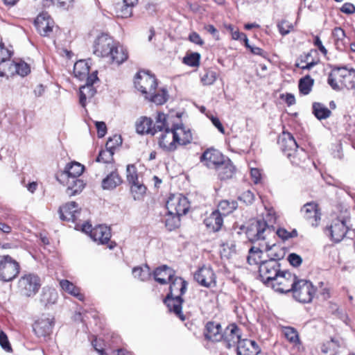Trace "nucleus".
I'll return each instance as SVG.
<instances>
[{
	"label": "nucleus",
	"mask_w": 355,
	"mask_h": 355,
	"mask_svg": "<svg viewBox=\"0 0 355 355\" xmlns=\"http://www.w3.org/2000/svg\"><path fill=\"white\" fill-rule=\"evenodd\" d=\"M169 282V293L164 300V302L171 312H173L182 321H184L185 317L182 312L184 300L182 296L187 290V282L182 277L174 275Z\"/></svg>",
	"instance_id": "1"
},
{
	"label": "nucleus",
	"mask_w": 355,
	"mask_h": 355,
	"mask_svg": "<svg viewBox=\"0 0 355 355\" xmlns=\"http://www.w3.org/2000/svg\"><path fill=\"white\" fill-rule=\"evenodd\" d=\"M278 142L282 150L293 164L300 165L306 159V152L303 148H298V145L291 133L284 132Z\"/></svg>",
	"instance_id": "2"
},
{
	"label": "nucleus",
	"mask_w": 355,
	"mask_h": 355,
	"mask_svg": "<svg viewBox=\"0 0 355 355\" xmlns=\"http://www.w3.org/2000/svg\"><path fill=\"white\" fill-rule=\"evenodd\" d=\"M275 257L261 262L259 267L261 280L267 286H270L272 284L273 279L276 278L281 270L280 264L278 262L279 257L277 255Z\"/></svg>",
	"instance_id": "3"
},
{
	"label": "nucleus",
	"mask_w": 355,
	"mask_h": 355,
	"mask_svg": "<svg viewBox=\"0 0 355 355\" xmlns=\"http://www.w3.org/2000/svg\"><path fill=\"white\" fill-rule=\"evenodd\" d=\"M315 291V288L310 281L298 279L291 292L296 301L306 304L312 301Z\"/></svg>",
	"instance_id": "4"
},
{
	"label": "nucleus",
	"mask_w": 355,
	"mask_h": 355,
	"mask_svg": "<svg viewBox=\"0 0 355 355\" xmlns=\"http://www.w3.org/2000/svg\"><path fill=\"white\" fill-rule=\"evenodd\" d=\"M349 217L348 216H338L327 227L325 232L331 240L338 243L343 239L349 228Z\"/></svg>",
	"instance_id": "5"
},
{
	"label": "nucleus",
	"mask_w": 355,
	"mask_h": 355,
	"mask_svg": "<svg viewBox=\"0 0 355 355\" xmlns=\"http://www.w3.org/2000/svg\"><path fill=\"white\" fill-rule=\"evenodd\" d=\"M41 285L42 283L40 277L32 273L23 275L18 281L19 293L27 297L35 296L41 287Z\"/></svg>",
	"instance_id": "6"
},
{
	"label": "nucleus",
	"mask_w": 355,
	"mask_h": 355,
	"mask_svg": "<svg viewBox=\"0 0 355 355\" xmlns=\"http://www.w3.org/2000/svg\"><path fill=\"white\" fill-rule=\"evenodd\" d=\"M134 83L135 88L140 91L145 98H148V94H153L157 86L155 77L144 71L137 73Z\"/></svg>",
	"instance_id": "7"
},
{
	"label": "nucleus",
	"mask_w": 355,
	"mask_h": 355,
	"mask_svg": "<svg viewBox=\"0 0 355 355\" xmlns=\"http://www.w3.org/2000/svg\"><path fill=\"white\" fill-rule=\"evenodd\" d=\"M297 279L295 275L288 271L280 270L270 287L279 293H289L291 292Z\"/></svg>",
	"instance_id": "8"
},
{
	"label": "nucleus",
	"mask_w": 355,
	"mask_h": 355,
	"mask_svg": "<svg viewBox=\"0 0 355 355\" xmlns=\"http://www.w3.org/2000/svg\"><path fill=\"white\" fill-rule=\"evenodd\" d=\"M19 272V265L9 255L0 256V279L10 282Z\"/></svg>",
	"instance_id": "9"
},
{
	"label": "nucleus",
	"mask_w": 355,
	"mask_h": 355,
	"mask_svg": "<svg viewBox=\"0 0 355 355\" xmlns=\"http://www.w3.org/2000/svg\"><path fill=\"white\" fill-rule=\"evenodd\" d=\"M272 225H269L265 219L253 222L248 227L246 234L251 242L264 240L266 235L271 232Z\"/></svg>",
	"instance_id": "10"
},
{
	"label": "nucleus",
	"mask_w": 355,
	"mask_h": 355,
	"mask_svg": "<svg viewBox=\"0 0 355 355\" xmlns=\"http://www.w3.org/2000/svg\"><path fill=\"white\" fill-rule=\"evenodd\" d=\"M166 207L169 213L182 216L188 212L190 204L187 198L182 194H173L166 201Z\"/></svg>",
	"instance_id": "11"
},
{
	"label": "nucleus",
	"mask_w": 355,
	"mask_h": 355,
	"mask_svg": "<svg viewBox=\"0 0 355 355\" xmlns=\"http://www.w3.org/2000/svg\"><path fill=\"white\" fill-rule=\"evenodd\" d=\"M114 44L110 36L105 33H101L96 37L94 42L93 52L98 57H107L112 52V48Z\"/></svg>",
	"instance_id": "12"
},
{
	"label": "nucleus",
	"mask_w": 355,
	"mask_h": 355,
	"mask_svg": "<svg viewBox=\"0 0 355 355\" xmlns=\"http://www.w3.org/2000/svg\"><path fill=\"white\" fill-rule=\"evenodd\" d=\"M53 326L54 318L42 315L33 323V330L37 337L46 338L51 334Z\"/></svg>",
	"instance_id": "13"
},
{
	"label": "nucleus",
	"mask_w": 355,
	"mask_h": 355,
	"mask_svg": "<svg viewBox=\"0 0 355 355\" xmlns=\"http://www.w3.org/2000/svg\"><path fill=\"white\" fill-rule=\"evenodd\" d=\"M97 73V71L92 72L86 79L85 84L80 87L79 101L83 107H85L87 100L91 99L96 92L94 84L99 80Z\"/></svg>",
	"instance_id": "14"
},
{
	"label": "nucleus",
	"mask_w": 355,
	"mask_h": 355,
	"mask_svg": "<svg viewBox=\"0 0 355 355\" xmlns=\"http://www.w3.org/2000/svg\"><path fill=\"white\" fill-rule=\"evenodd\" d=\"M177 137L178 135H175L173 127L166 128L159 137V147L166 152L175 151L178 146Z\"/></svg>",
	"instance_id": "15"
},
{
	"label": "nucleus",
	"mask_w": 355,
	"mask_h": 355,
	"mask_svg": "<svg viewBox=\"0 0 355 355\" xmlns=\"http://www.w3.org/2000/svg\"><path fill=\"white\" fill-rule=\"evenodd\" d=\"M241 340V329L236 324H230L225 329L222 341L226 347L231 348L238 345Z\"/></svg>",
	"instance_id": "16"
},
{
	"label": "nucleus",
	"mask_w": 355,
	"mask_h": 355,
	"mask_svg": "<svg viewBox=\"0 0 355 355\" xmlns=\"http://www.w3.org/2000/svg\"><path fill=\"white\" fill-rule=\"evenodd\" d=\"M35 26L42 36L47 37L53 32L54 21L47 12H42L35 19Z\"/></svg>",
	"instance_id": "17"
},
{
	"label": "nucleus",
	"mask_w": 355,
	"mask_h": 355,
	"mask_svg": "<svg viewBox=\"0 0 355 355\" xmlns=\"http://www.w3.org/2000/svg\"><path fill=\"white\" fill-rule=\"evenodd\" d=\"M303 217L311 222L312 226L317 227L321 218L318 205L315 202L306 203L300 209Z\"/></svg>",
	"instance_id": "18"
},
{
	"label": "nucleus",
	"mask_w": 355,
	"mask_h": 355,
	"mask_svg": "<svg viewBox=\"0 0 355 355\" xmlns=\"http://www.w3.org/2000/svg\"><path fill=\"white\" fill-rule=\"evenodd\" d=\"M215 274L210 267L202 266L194 273L195 280L204 287L215 285Z\"/></svg>",
	"instance_id": "19"
},
{
	"label": "nucleus",
	"mask_w": 355,
	"mask_h": 355,
	"mask_svg": "<svg viewBox=\"0 0 355 355\" xmlns=\"http://www.w3.org/2000/svg\"><path fill=\"white\" fill-rule=\"evenodd\" d=\"M225 158L218 150L209 148L203 153L200 157V160L204 162L208 168L216 169Z\"/></svg>",
	"instance_id": "20"
},
{
	"label": "nucleus",
	"mask_w": 355,
	"mask_h": 355,
	"mask_svg": "<svg viewBox=\"0 0 355 355\" xmlns=\"http://www.w3.org/2000/svg\"><path fill=\"white\" fill-rule=\"evenodd\" d=\"M58 213L62 220L75 222L78 213V206L75 202L66 203L59 208Z\"/></svg>",
	"instance_id": "21"
},
{
	"label": "nucleus",
	"mask_w": 355,
	"mask_h": 355,
	"mask_svg": "<svg viewBox=\"0 0 355 355\" xmlns=\"http://www.w3.org/2000/svg\"><path fill=\"white\" fill-rule=\"evenodd\" d=\"M205 337L212 342L222 341L223 332L218 322H208L205 326Z\"/></svg>",
	"instance_id": "22"
},
{
	"label": "nucleus",
	"mask_w": 355,
	"mask_h": 355,
	"mask_svg": "<svg viewBox=\"0 0 355 355\" xmlns=\"http://www.w3.org/2000/svg\"><path fill=\"white\" fill-rule=\"evenodd\" d=\"M261 349L257 343L248 339H242L237 345L238 355H257Z\"/></svg>",
	"instance_id": "23"
},
{
	"label": "nucleus",
	"mask_w": 355,
	"mask_h": 355,
	"mask_svg": "<svg viewBox=\"0 0 355 355\" xmlns=\"http://www.w3.org/2000/svg\"><path fill=\"white\" fill-rule=\"evenodd\" d=\"M174 275L175 271L166 265L157 268L153 272L155 280L160 284H166Z\"/></svg>",
	"instance_id": "24"
},
{
	"label": "nucleus",
	"mask_w": 355,
	"mask_h": 355,
	"mask_svg": "<svg viewBox=\"0 0 355 355\" xmlns=\"http://www.w3.org/2000/svg\"><path fill=\"white\" fill-rule=\"evenodd\" d=\"M94 241L100 244L107 243L111 237V232L109 227L105 225H98L91 231V236Z\"/></svg>",
	"instance_id": "25"
},
{
	"label": "nucleus",
	"mask_w": 355,
	"mask_h": 355,
	"mask_svg": "<svg viewBox=\"0 0 355 355\" xmlns=\"http://www.w3.org/2000/svg\"><path fill=\"white\" fill-rule=\"evenodd\" d=\"M216 169L219 178L222 180L232 178L235 173V167L227 157Z\"/></svg>",
	"instance_id": "26"
},
{
	"label": "nucleus",
	"mask_w": 355,
	"mask_h": 355,
	"mask_svg": "<svg viewBox=\"0 0 355 355\" xmlns=\"http://www.w3.org/2000/svg\"><path fill=\"white\" fill-rule=\"evenodd\" d=\"M173 128L175 135H178L177 141L179 146H185L191 142L193 137L189 129L182 125H173Z\"/></svg>",
	"instance_id": "27"
},
{
	"label": "nucleus",
	"mask_w": 355,
	"mask_h": 355,
	"mask_svg": "<svg viewBox=\"0 0 355 355\" xmlns=\"http://www.w3.org/2000/svg\"><path fill=\"white\" fill-rule=\"evenodd\" d=\"M30 71L29 65L24 61H9L8 64V72L11 75L17 74L24 77L28 75Z\"/></svg>",
	"instance_id": "28"
},
{
	"label": "nucleus",
	"mask_w": 355,
	"mask_h": 355,
	"mask_svg": "<svg viewBox=\"0 0 355 355\" xmlns=\"http://www.w3.org/2000/svg\"><path fill=\"white\" fill-rule=\"evenodd\" d=\"M58 297L57 291L51 287L45 286L42 288L40 296V302L44 306L54 304Z\"/></svg>",
	"instance_id": "29"
},
{
	"label": "nucleus",
	"mask_w": 355,
	"mask_h": 355,
	"mask_svg": "<svg viewBox=\"0 0 355 355\" xmlns=\"http://www.w3.org/2000/svg\"><path fill=\"white\" fill-rule=\"evenodd\" d=\"M332 36L336 48L340 51H345L348 44V39L346 37L344 30L340 27L334 28L332 31Z\"/></svg>",
	"instance_id": "30"
},
{
	"label": "nucleus",
	"mask_w": 355,
	"mask_h": 355,
	"mask_svg": "<svg viewBox=\"0 0 355 355\" xmlns=\"http://www.w3.org/2000/svg\"><path fill=\"white\" fill-rule=\"evenodd\" d=\"M67 194L69 196H75L82 191L85 187L83 180L78 178H67Z\"/></svg>",
	"instance_id": "31"
},
{
	"label": "nucleus",
	"mask_w": 355,
	"mask_h": 355,
	"mask_svg": "<svg viewBox=\"0 0 355 355\" xmlns=\"http://www.w3.org/2000/svg\"><path fill=\"white\" fill-rule=\"evenodd\" d=\"M223 220L221 214L218 211H213L211 214L205 220V223L208 229L213 232L220 230Z\"/></svg>",
	"instance_id": "32"
},
{
	"label": "nucleus",
	"mask_w": 355,
	"mask_h": 355,
	"mask_svg": "<svg viewBox=\"0 0 355 355\" xmlns=\"http://www.w3.org/2000/svg\"><path fill=\"white\" fill-rule=\"evenodd\" d=\"M84 168L83 165L78 162H73L66 166L62 176L65 178H78L83 173Z\"/></svg>",
	"instance_id": "33"
},
{
	"label": "nucleus",
	"mask_w": 355,
	"mask_h": 355,
	"mask_svg": "<svg viewBox=\"0 0 355 355\" xmlns=\"http://www.w3.org/2000/svg\"><path fill=\"white\" fill-rule=\"evenodd\" d=\"M107 57H110L112 62L120 64L127 60L128 53L123 46L114 44Z\"/></svg>",
	"instance_id": "34"
},
{
	"label": "nucleus",
	"mask_w": 355,
	"mask_h": 355,
	"mask_svg": "<svg viewBox=\"0 0 355 355\" xmlns=\"http://www.w3.org/2000/svg\"><path fill=\"white\" fill-rule=\"evenodd\" d=\"M89 73V67L88 63L85 60H79L74 64L73 66V73L75 77L79 80H83L87 78Z\"/></svg>",
	"instance_id": "35"
},
{
	"label": "nucleus",
	"mask_w": 355,
	"mask_h": 355,
	"mask_svg": "<svg viewBox=\"0 0 355 355\" xmlns=\"http://www.w3.org/2000/svg\"><path fill=\"white\" fill-rule=\"evenodd\" d=\"M153 120L148 117H141L140 121L136 124V130L137 133L155 135V130H153Z\"/></svg>",
	"instance_id": "36"
},
{
	"label": "nucleus",
	"mask_w": 355,
	"mask_h": 355,
	"mask_svg": "<svg viewBox=\"0 0 355 355\" xmlns=\"http://www.w3.org/2000/svg\"><path fill=\"white\" fill-rule=\"evenodd\" d=\"M121 182L119 174L115 171H112L103 180L102 187L103 189L111 190L119 186Z\"/></svg>",
	"instance_id": "37"
},
{
	"label": "nucleus",
	"mask_w": 355,
	"mask_h": 355,
	"mask_svg": "<svg viewBox=\"0 0 355 355\" xmlns=\"http://www.w3.org/2000/svg\"><path fill=\"white\" fill-rule=\"evenodd\" d=\"M60 286L62 290L69 294L76 297L80 301L84 300V295L80 293V288L73 285V283L67 279H62L60 282Z\"/></svg>",
	"instance_id": "38"
},
{
	"label": "nucleus",
	"mask_w": 355,
	"mask_h": 355,
	"mask_svg": "<svg viewBox=\"0 0 355 355\" xmlns=\"http://www.w3.org/2000/svg\"><path fill=\"white\" fill-rule=\"evenodd\" d=\"M168 98V92L165 89H162L157 91L156 89L153 92V94H148V99L150 101L155 103L156 105H162L166 102Z\"/></svg>",
	"instance_id": "39"
},
{
	"label": "nucleus",
	"mask_w": 355,
	"mask_h": 355,
	"mask_svg": "<svg viewBox=\"0 0 355 355\" xmlns=\"http://www.w3.org/2000/svg\"><path fill=\"white\" fill-rule=\"evenodd\" d=\"M313 113L319 119H326L330 116L331 112L323 104L314 103L313 104Z\"/></svg>",
	"instance_id": "40"
},
{
	"label": "nucleus",
	"mask_w": 355,
	"mask_h": 355,
	"mask_svg": "<svg viewBox=\"0 0 355 355\" xmlns=\"http://www.w3.org/2000/svg\"><path fill=\"white\" fill-rule=\"evenodd\" d=\"M132 8L131 6L123 3V1L122 3H116L114 7L116 15L121 18L130 17L132 13Z\"/></svg>",
	"instance_id": "41"
},
{
	"label": "nucleus",
	"mask_w": 355,
	"mask_h": 355,
	"mask_svg": "<svg viewBox=\"0 0 355 355\" xmlns=\"http://www.w3.org/2000/svg\"><path fill=\"white\" fill-rule=\"evenodd\" d=\"M263 254L262 250L257 247H252L249 250V254L248 256L247 260L250 265L253 264H260L261 262H263L261 259V255Z\"/></svg>",
	"instance_id": "42"
},
{
	"label": "nucleus",
	"mask_w": 355,
	"mask_h": 355,
	"mask_svg": "<svg viewBox=\"0 0 355 355\" xmlns=\"http://www.w3.org/2000/svg\"><path fill=\"white\" fill-rule=\"evenodd\" d=\"M237 207V202L236 201H229L227 200H222L219 202L218 206V210L216 211L220 212L221 215L226 216L233 212Z\"/></svg>",
	"instance_id": "43"
},
{
	"label": "nucleus",
	"mask_w": 355,
	"mask_h": 355,
	"mask_svg": "<svg viewBox=\"0 0 355 355\" xmlns=\"http://www.w3.org/2000/svg\"><path fill=\"white\" fill-rule=\"evenodd\" d=\"M168 116L162 112H159L155 118V123L153 125L155 134L157 132H164L166 128H169L167 123Z\"/></svg>",
	"instance_id": "44"
},
{
	"label": "nucleus",
	"mask_w": 355,
	"mask_h": 355,
	"mask_svg": "<svg viewBox=\"0 0 355 355\" xmlns=\"http://www.w3.org/2000/svg\"><path fill=\"white\" fill-rule=\"evenodd\" d=\"M282 331L284 334L286 338L291 343L297 345L300 344V338L297 331L292 327H283Z\"/></svg>",
	"instance_id": "45"
},
{
	"label": "nucleus",
	"mask_w": 355,
	"mask_h": 355,
	"mask_svg": "<svg viewBox=\"0 0 355 355\" xmlns=\"http://www.w3.org/2000/svg\"><path fill=\"white\" fill-rule=\"evenodd\" d=\"M132 275L135 278L144 282L148 279L150 277V270L148 265L144 267H135L132 269Z\"/></svg>",
	"instance_id": "46"
},
{
	"label": "nucleus",
	"mask_w": 355,
	"mask_h": 355,
	"mask_svg": "<svg viewBox=\"0 0 355 355\" xmlns=\"http://www.w3.org/2000/svg\"><path fill=\"white\" fill-rule=\"evenodd\" d=\"M181 216L176 214H171L168 211L165 218V226L169 230L172 231L178 228L180 225V217Z\"/></svg>",
	"instance_id": "47"
},
{
	"label": "nucleus",
	"mask_w": 355,
	"mask_h": 355,
	"mask_svg": "<svg viewBox=\"0 0 355 355\" xmlns=\"http://www.w3.org/2000/svg\"><path fill=\"white\" fill-rule=\"evenodd\" d=\"M314 80L307 75L301 78L299 81V89L304 95L309 94L313 85Z\"/></svg>",
	"instance_id": "48"
},
{
	"label": "nucleus",
	"mask_w": 355,
	"mask_h": 355,
	"mask_svg": "<svg viewBox=\"0 0 355 355\" xmlns=\"http://www.w3.org/2000/svg\"><path fill=\"white\" fill-rule=\"evenodd\" d=\"M131 192L132 193L135 200L140 199L144 194L146 193V188L144 184L136 181L135 182L131 183Z\"/></svg>",
	"instance_id": "49"
},
{
	"label": "nucleus",
	"mask_w": 355,
	"mask_h": 355,
	"mask_svg": "<svg viewBox=\"0 0 355 355\" xmlns=\"http://www.w3.org/2000/svg\"><path fill=\"white\" fill-rule=\"evenodd\" d=\"M333 73L336 74L341 85L345 87L349 86L346 83V80L347 79L349 81H350L351 73L349 71H348L346 68H341L336 71H334Z\"/></svg>",
	"instance_id": "50"
},
{
	"label": "nucleus",
	"mask_w": 355,
	"mask_h": 355,
	"mask_svg": "<svg viewBox=\"0 0 355 355\" xmlns=\"http://www.w3.org/2000/svg\"><path fill=\"white\" fill-rule=\"evenodd\" d=\"M216 80V73L212 70H207L201 76L200 80L204 85H211Z\"/></svg>",
	"instance_id": "51"
},
{
	"label": "nucleus",
	"mask_w": 355,
	"mask_h": 355,
	"mask_svg": "<svg viewBox=\"0 0 355 355\" xmlns=\"http://www.w3.org/2000/svg\"><path fill=\"white\" fill-rule=\"evenodd\" d=\"M114 151L107 149L102 150L100 151L96 162L103 163H111L113 160Z\"/></svg>",
	"instance_id": "52"
},
{
	"label": "nucleus",
	"mask_w": 355,
	"mask_h": 355,
	"mask_svg": "<svg viewBox=\"0 0 355 355\" xmlns=\"http://www.w3.org/2000/svg\"><path fill=\"white\" fill-rule=\"evenodd\" d=\"M12 54V50L6 47L4 43L0 41V62L9 63V59Z\"/></svg>",
	"instance_id": "53"
},
{
	"label": "nucleus",
	"mask_w": 355,
	"mask_h": 355,
	"mask_svg": "<svg viewBox=\"0 0 355 355\" xmlns=\"http://www.w3.org/2000/svg\"><path fill=\"white\" fill-rule=\"evenodd\" d=\"M200 55L198 53H192L189 55H186L183 62L187 65L190 67H198L200 64Z\"/></svg>",
	"instance_id": "54"
},
{
	"label": "nucleus",
	"mask_w": 355,
	"mask_h": 355,
	"mask_svg": "<svg viewBox=\"0 0 355 355\" xmlns=\"http://www.w3.org/2000/svg\"><path fill=\"white\" fill-rule=\"evenodd\" d=\"M122 144V139L120 135H115L112 137H110L105 144V148L107 149H110L112 151L114 150V149L121 146Z\"/></svg>",
	"instance_id": "55"
},
{
	"label": "nucleus",
	"mask_w": 355,
	"mask_h": 355,
	"mask_svg": "<svg viewBox=\"0 0 355 355\" xmlns=\"http://www.w3.org/2000/svg\"><path fill=\"white\" fill-rule=\"evenodd\" d=\"M126 176L127 180L129 182L130 184L132 182H135L136 181H138V176L137 173V169L135 165L133 164H128L126 168Z\"/></svg>",
	"instance_id": "56"
},
{
	"label": "nucleus",
	"mask_w": 355,
	"mask_h": 355,
	"mask_svg": "<svg viewBox=\"0 0 355 355\" xmlns=\"http://www.w3.org/2000/svg\"><path fill=\"white\" fill-rule=\"evenodd\" d=\"M277 28L282 35H286L291 32L293 26L288 21L282 20L277 24Z\"/></svg>",
	"instance_id": "57"
},
{
	"label": "nucleus",
	"mask_w": 355,
	"mask_h": 355,
	"mask_svg": "<svg viewBox=\"0 0 355 355\" xmlns=\"http://www.w3.org/2000/svg\"><path fill=\"white\" fill-rule=\"evenodd\" d=\"M277 234L283 240H287L288 239L297 236V232L295 230H293L292 232H288L284 228H279L277 231Z\"/></svg>",
	"instance_id": "58"
},
{
	"label": "nucleus",
	"mask_w": 355,
	"mask_h": 355,
	"mask_svg": "<svg viewBox=\"0 0 355 355\" xmlns=\"http://www.w3.org/2000/svg\"><path fill=\"white\" fill-rule=\"evenodd\" d=\"M340 347V344L338 340L335 338H331L330 341L327 342L326 345H323L321 348V351L324 354H327L329 352V349L332 348L333 350L337 349Z\"/></svg>",
	"instance_id": "59"
},
{
	"label": "nucleus",
	"mask_w": 355,
	"mask_h": 355,
	"mask_svg": "<svg viewBox=\"0 0 355 355\" xmlns=\"http://www.w3.org/2000/svg\"><path fill=\"white\" fill-rule=\"evenodd\" d=\"M19 245H20L19 240L18 239L13 238V239L10 240L9 242L0 243V249H2V250L15 249V248H17Z\"/></svg>",
	"instance_id": "60"
},
{
	"label": "nucleus",
	"mask_w": 355,
	"mask_h": 355,
	"mask_svg": "<svg viewBox=\"0 0 355 355\" xmlns=\"http://www.w3.org/2000/svg\"><path fill=\"white\" fill-rule=\"evenodd\" d=\"M0 345L6 352L12 350L8 336L3 331H0Z\"/></svg>",
	"instance_id": "61"
},
{
	"label": "nucleus",
	"mask_w": 355,
	"mask_h": 355,
	"mask_svg": "<svg viewBox=\"0 0 355 355\" xmlns=\"http://www.w3.org/2000/svg\"><path fill=\"white\" fill-rule=\"evenodd\" d=\"M239 199L243 201L246 205H251L254 199V196L250 190L244 191L239 197Z\"/></svg>",
	"instance_id": "62"
},
{
	"label": "nucleus",
	"mask_w": 355,
	"mask_h": 355,
	"mask_svg": "<svg viewBox=\"0 0 355 355\" xmlns=\"http://www.w3.org/2000/svg\"><path fill=\"white\" fill-rule=\"evenodd\" d=\"M327 81L332 89L335 90H339L340 89V86L338 84L340 82L336 73H334L333 72L331 73L329 75Z\"/></svg>",
	"instance_id": "63"
},
{
	"label": "nucleus",
	"mask_w": 355,
	"mask_h": 355,
	"mask_svg": "<svg viewBox=\"0 0 355 355\" xmlns=\"http://www.w3.org/2000/svg\"><path fill=\"white\" fill-rule=\"evenodd\" d=\"M289 263L295 267H297L301 265L302 259L301 257L295 253H291L288 257Z\"/></svg>",
	"instance_id": "64"
}]
</instances>
